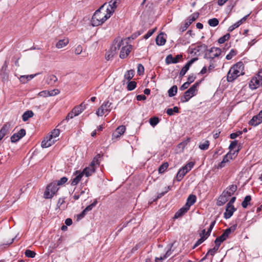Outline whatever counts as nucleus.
Segmentation results:
<instances>
[{
  "label": "nucleus",
  "mask_w": 262,
  "mask_h": 262,
  "mask_svg": "<svg viewBox=\"0 0 262 262\" xmlns=\"http://www.w3.org/2000/svg\"><path fill=\"white\" fill-rule=\"evenodd\" d=\"M68 181V178L66 177H63L62 178H61L59 180H58L57 182H56V185L57 186H59V185H62L63 184H64V183H66Z\"/></svg>",
  "instance_id": "obj_56"
},
{
  "label": "nucleus",
  "mask_w": 262,
  "mask_h": 262,
  "mask_svg": "<svg viewBox=\"0 0 262 262\" xmlns=\"http://www.w3.org/2000/svg\"><path fill=\"white\" fill-rule=\"evenodd\" d=\"M112 105L111 102L108 100H105L96 111V115L98 116H102L105 113H109L112 108Z\"/></svg>",
  "instance_id": "obj_7"
},
{
  "label": "nucleus",
  "mask_w": 262,
  "mask_h": 262,
  "mask_svg": "<svg viewBox=\"0 0 262 262\" xmlns=\"http://www.w3.org/2000/svg\"><path fill=\"white\" fill-rule=\"evenodd\" d=\"M189 24H188L186 22H185L183 25H182L180 28V31L181 32H183L185 31L187 28L189 27Z\"/></svg>",
  "instance_id": "obj_59"
},
{
  "label": "nucleus",
  "mask_w": 262,
  "mask_h": 262,
  "mask_svg": "<svg viewBox=\"0 0 262 262\" xmlns=\"http://www.w3.org/2000/svg\"><path fill=\"white\" fill-rule=\"evenodd\" d=\"M207 49V46L205 45H202L200 46H198L192 49L191 52V54H194V55H197V53L202 51V50H205Z\"/></svg>",
  "instance_id": "obj_30"
},
{
  "label": "nucleus",
  "mask_w": 262,
  "mask_h": 262,
  "mask_svg": "<svg viewBox=\"0 0 262 262\" xmlns=\"http://www.w3.org/2000/svg\"><path fill=\"white\" fill-rule=\"evenodd\" d=\"M182 57V56L180 54H178L175 57H173L171 54H169L167 56L165 59V62L167 64H169L171 63H177L179 61V60Z\"/></svg>",
  "instance_id": "obj_14"
},
{
  "label": "nucleus",
  "mask_w": 262,
  "mask_h": 262,
  "mask_svg": "<svg viewBox=\"0 0 262 262\" xmlns=\"http://www.w3.org/2000/svg\"><path fill=\"white\" fill-rule=\"evenodd\" d=\"M156 43L158 46H163L166 42V39L163 37V34L159 35L156 39Z\"/></svg>",
  "instance_id": "obj_32"
},
{
  "label": "nucleus",
  "mask_w": 262,
  "mask_h": 262,
  "mask_svg": "<svg viewBox=\"0 0 262 262\" xmlns=\"http://www.w3.org/2000/svg\"><path fill=\"white\" fill-rule=\"evenodd\" d=\"M230 36V35L229 33L225 34L218 39V42L221 44L224 43L226 40L229 39Z\"/></svg>",
  "instance_id": "obj_45"
},
{
  "label": "nucleus",
  "mask_w": 262,
  "mask_h": 262,
  "mask_svg": "<svg viewBox=\"0 0 262 262\" xmlns=\"http://www.w3.org/2000/svg\"><path fill=\"white\" fill-rule=\"evenodd\" d=\"M26 135V130L24 128L20 129L17 133L14 134L11 137V141L15 143L18 141Z\"/></svg>",
  "instance_id": "obj_12"
},
{
  "label": "nucleus",
  "mask_w": 262,
  "mask_h": 262,
  "mask_svg": "<svg viewBox=\"0 0 262 262\" xmlns=\"http://www.w3.org/2000/svg\"><path fill=\"white\" fill-rule=\"evenodd\" d=\"M134 76V71L133 70H128L124 74V79L129 81Z\"/></svg>",
  "instance_id": "obj_38"
},
{
  "label": "nucleus",
  "mask_w": 262,
  "mask_h": 262,
  "mask_svg": "<svg viewBox=\"0 0 262 262\" xmlns=\"http://www.w3.org/2000/svg\"><path fill=\"white\" fill-rule=\"evenodd\" d=\"M101 158L100 154L97 155L93 159V161L90 165L85 167L81 172L82 175H85L86 177L91 176L95 171L96 168V165H99V159Z\"/></svg>",
  "instance_id": "obj_2"
},
{
  "label": "nucleus",
  "mask_w": 262,
  "mask_h": 262,
  "mask_svg": "<svg viewBox=\"0 0 262 262\" xmlns=\"http://www.w3.org/2000/svg\"><path fill=\"white\" fill-rule=\"evenodd\" d=\"M186 173L184 169L182 167L178 172L176 176L178 181H180Z\"/></svg>",
  "instance_id": "obj_37"
},
{
  "label": "nucleus",
  "mask_w": 262,
  "mask_h": 262,
  "mask_svg": "<svg viewBox=\"0 0 262 262\" xmlns=\"http://www.w3.org/2000/svg\"><path fill=\"white\" fill-rule=\"evenodd\" d=\"M224 241H225L224 239H223L222 237H221V236H220L215 239V240L214 241V243L215 244H220V245H221V243L222 242H223Z\"/></svg>",
  "instance_id": "obj_64"
},
{
  "label": "nucleus",
  "mask_w": 262,
  "mask_h": 262,
  "mask_svg": "<svg viewBox=\"0 0 262 262\" xmlns=\"http://www.w3.org/2000/svg\"><path fill=\"white\" fill-rule=\"evenodd\" d=\"M115 54V53L114 51H113L112 50H111V53L106 54L105 55V58L107 60H109L111 58H112L114 56Z\"/></svg>",
  "instance_id": "obj_63"
},
{
  "label": "nucleus",
  "mask_w": 262,
  "mask_h": 262,
  "mask_svg": "<svg viewBox=\"0 0 262 262\" xmlns=\"http://www.w3.org/2000/svg\"><path fill=\"white\" fill-rule=\"evenodd\" d=\"M241 75L242 74L239 72V71H237V70H235L234 69L231 68L227 74V81L228 82H232L234 80H235Z\"/></svg>",
  "instance_id": "obj_10"
},
{
  "label": "nucleus",
  "mask_w": 262,
  "mask_h": 262,
  "mask_svg": "<svg viewBox=\"0 0 262 262\" xmlns=\"http://www.w3.org/2000/svg\"><path fill=\"white\" fill-rule=\"evenodd\" d=\"M195 79V76H194L193 75H189L188 78H187V82H188L190 84L191 83L193 82Z\"/></svg>",
  "instance_id": "obj_62"
},
{
  "label": "nucleus",
  "mask_w": 262,
  "mask_h": 262,
  "mask_svg": "<svg viewBox=\"0 0 262 262\" xmlns=\"http://www.w3.org/2000/svg\"><path fill=\"white\" fill-rule=\"evenodd\" d=\"M221 54V50L219 48L212 47L208 53H206L205 58L212 60L215 57H219Z\"/></svg>",
  "instance_id": "obj_9"
},
{
  "label": "nucleus",
  "mask_w": 262,
  "mask_h": 262,
  "mask_svg": "<svg viewBox=\"0 0 262 262\" xmlns=\"http://www.w3.org/2000/svg\"><path fill=\"white\" fill-rule=\"evenodd\" d=\"M189 210V209L187 208L185 205L180 208L174 214L173 218L178 219L183 216L185 213Z\"/></svg>",
  "instance_id": "obj_26"
},
{
  "label": "nucleus",
  "mask_w": 262,
  "mask_h": 262,
  "mask_svg": "<svg viewBox=\"0 0 262 262\" xmlns=\"http://www.w3.org/2000/svg\"><path fill=\"white\" fill-rule=\"evenodd\" d=\"M227 193L223 191L219 198L217 201V205L218 206H222L228 201L229 196L226 194Z\"/></svg>",
  "instance_id": "obj_18"
},
{
  "label": "nucleus",
  "mask_w": 262,
  "mask_h": 262,
  "mask_svg": "<svg viewBox=\"0 0 262 262\" xmlns=\"http://www.w3.org/2000/svg\"><path fill=\"white\" fill-rule=\"evenodd\" d=\"M179 112V109L177 106H174L173 108H168L166 110V113L169 116H172L174 113H178Z\"/></svg>",
  "instance_id": "obj_42"
},
{
  "label": "nucleus",
  "mask_w": 262,
  "mask_h": 262,
  "mask_svg": "<svg viewBox=\"0 0 262 262\" xmlns=\"http://www.w3.org/2000/svg\"><path fill=\"white\" fill-rule=\"evenodd\" d=\"M136 84L137 83L134 81L128 82L127 86V90L128 91H132L134 90L136 87Z\"/></svg>",
  "instance_id": "obj_48"
},
{
  "label": "nucleus",
  "mask_w": 262,
  "mask_h": 262,
  "mask_svg": "<svg viewBox=\"0 0 262 262\" xmlns=\"http://www.w3.org/2000/svg\"><path fill=\"white\" fill-rule=\"evenodd\" d=\"M207 237L205 236H202L199 239H198L193 246V248L196 247L200 244H201L204 241L207 239Z\"/></svg>",
  "instance_id": "obj_55"
},
{
  "label": "nucleus",
  "mask_w": 262,
  "mask_h": 262,
  "mask_svg": "<svg viewBox=\"0 0 262 262\" xmlns=\"http://www.w3.org/2000/svg\"><path fill=\"white\" fill-rule=\"evenodd\" d=\"M170 189V187L168 186L167 187H165L164 191H162V192L158 193L157 198L155 199V200H157L159 199H160L163 196H164Z\"/></svg>",
  "instance_id": "obj_50"
},
{
  "label": "nucleus",
  "mask_w": 262,
  "mask_h": 262,
  "mask_svg": "<svg viewBox=\"0 0 262 262\" xmlns=\"http://www.w3.org/2000/svg\"><path fill=\"white\" fill-rule=\"evenodd\" d=\"M210 145V142L208 140H205L203 142H201L199 145L200 149L205 150L208 149Z\"/></svg>",
  "instance_id": "obj_35"
},
{
  "label": "nucleus",
  "mask_w": 262,
  "mask_h": 262,
  "mask_svg": "<svg viewBox=\"0 0 262 262\" xmlns=\"http://www.w3.org/2000/svg\"><path fill=\"white\" fill-rule=\"evenodd\" d=\"M60 133L58 129H53L49 136L46 137V139L43 140L41 142V146L43 148H47L51 146L56 141L55 139L57 138Z\"/></svg>",
  "instance_id": "obj_4"
},
{
  "label": "nucleus",
  "mask_w": 262,
  "mask_h": 262,
  "mask_svg": "<svg viewBox=\"0 0 262 262\" xmlns=\"http://www.w3.org/2000/svg\"><path fill=\"white\" fill-rule=\"evenodd\" d=\"M10 124L7 123L0 129V141L4 137V136L9 133Z\"/></svg>",
  "instance_id": "obj_23"
},
{
  "label": "nucleus",
  "mask_w": 262,
  "mask_h": 262,
  "mask_svg": "<svg viewBox=\"0 0 262 262\" xmlns=\"http://www.w3.org/2000/svg\"><path fill=\"white\" fill-rule=\"evenodd\" d=\"M242 134V132L238 131L236 133H233L230 134V138L232 139H234L237 137L238 136L241 135Z\"/></svg>",
  "instance_id": "obj_57"
},
{
  "label": "nucleus",
  "mask_w": 262,
  "mask_h": 262,
  "mask_svg": "<svg viewBox=\"0 0 262 262\" xmlns=\"http://www.w3.org/2000/svg\"><path fill=\"white\" fill-rule=\"evenodd\" d=\"M82 51V47L80 45H78L75 49V53L76 55H79Z\"/></svg>",
  "instance_id": "obj_58"
},
{
  "label": "nucleus",
  "mask_w": 262,
  "mask_h": 262,
  "mask_svg": "<svg viewBox=\"0 0 262 262\" xmlns=\"http://www.w3.org/2000/svg\"><path fill=\"white\" fill-rule=\"evenodd\" d=\"M168 163L167 162H165L163 163L159 168V173H163L168 168Z\"/></svg>",
  "instance_id": "obj_47"
},
{
  "label": "nucleus",
  "mask_w": 262,
  "mask_h": 262,
  "mask_svg": "<svg viewBox=\"0 0 262 262\" xmlns=\"http://www.w3.org/2000/svg\"><path fill=\"white\" fill-rule=\"evenodd\" d=\"M196 200V197L194 194H190L187 199L185 206L189 209L192 205H193Z\"/></svg>",
  "instance_id": "obj_22"
},
{
  "label": "nucleus",
  "mask_w": 262,
  "mask_h": 262,
  "mask_svg": "<svg viewBox=\"0 0 262 262\" xmlns=\"http://www.w3.org/2000/svg\"><path fill=\"white\" fill-rule=\"evenodd\" d=\"M251 200L250 195H247L245 196L244 201L242 203V206L244 208H246Z\"/></svg>",
  "instance_id": "obj_40"
},
{
  "label": "nucleus",
  "mask_w": 262,
  "mask_h": 262,
  "mask_svg": "<svg viewBox=\"0 0 262 262\" xmlns=\"http://www.w3.org/2000/svg\"><path fill=\"white\" fill-rule=\"evenodd\" d=\"M132 46L130 45H126L121 48L120 57L122 59L126 58L131 51Z\"/></svg>",
  "instance_id": "obj_15"
},
{
  "label": "nucleus",
  "mask_w": 262,
  "mask_h": 262,
  "mask_svg": "<svg viewBox=\"0 0 262 262\" xmlns=\"http://www.w3.org/2000/svg\"><path fill=\"white\" fill-rule=\"evenodd\" d=\"M237 144V140L233 141L230 143V144L229 146V148L230 150H232V149H234L236 146Z\"/></svg>",
  "instance_id": "obj_61"
},
{
  "label": "nucleus",
  "mask_w": 262,
  "mask_h": 262,
  "mask_svg": "<svg viewBox=\"0 0 262 262\" xmlns=\"http://www.w3.org/2000/svg\"><path fill=\"white\" fill-rule=\"evenodd\" d=\"M73 113H74V115L78 116L83 111V108H81L78 106H75L72 110Z\"/></svg>",
  "instance_id": "obj_49"
},
{
  "label": "nucleus",
  "mask_w": 262,
  "mask_h": 262,
  "mask_svg": "<svg viewBox=\"0 0 262 262\" xmlns=\"http://www.w3.org/2000/svg\"><path fill=\"white\" fill-rule=\"evenodd\" d=\"M238 151L239 149L237 150L236 151H234L233 153L229 152L224 157L223 160L219 164L217 168L218 169H221L225 167L226 165H228L230 162V160L233 159L232 155H234L235 154H236V156L238 154Z\"/></svg>",
  "instance_id": "obj_8"
},
{
  "label": "nucleus",
  "mask_w": 262,
  "mask_h": 262,
  "mask_svg": "<svg viewBox=\"0 0 262 262\" xmlns=\"http://www.w3.org/2000/svg\"><path fill=\"white\" fill-rule=\"evenodd\" d=\"M197 57L193 58L190 60L181 69L180 72V76L182 77L185 75L187 71L189 70L190 66L195 61L198 60Z\"/></svg>",
  "instance_id": "obj_16"
},
{
  "label": "nucleus",
  "mask_w": 262,
  "mask_h": 262,
  "mask_svg": "<svg viewBox=\"0 0 262 262\" xmlns=\"http://www.w3.org/2000/svg\"><path fill=\"white\" fill-rule=\"evenodd\" d=\"M178 91V87L177 85H173L170 89L168 91V96L170 97H172L175 96Z\"/></svg>",
  "instance_id": "obj_36"
},
{
  "label": "nucleus",
  "mask_w": 262,
  "mask_h": 262,
  "mask_svg": "<svg viewBox=\"0 0 262 262\" xmlns=\"http://www.w3.org/2000/svg\"><path fill=\"white\" fill-rule=\"evenodd\" d=\"M106 4V3L104 4L95 12L91 19V24L93 26H98L102 25L112 15V12H110V13L106 12L105 13L101 11Z\"/></svg>",
  "instance_id": "obj_1"
},
{
  "label": "nucleus",
  "mask_w": 262,
  "mask_h": 262,
  "mask_svg": "<svg viewBox=\"0 0 262 262\" xmlns=\"http://www.w3.org/2000/svg\"><path fill=\"white\" fill-rule=\"evenodd\" d=\"M33 113L32 111H26L22 116V119L24 121H27L30 118L33 117Z\"/></svg>",
  "instance_id": "obj_34"
},
{
  "label": "nucleus",
  "mask_w": 262,
  "mask_h": 262,
  "mask_svg": "<svg viewBox=\"0 0 262 262\" xmlns=\"http://www.w3.org/2000/svg\"><path fill=\"white\" fill-rule=\"evenodd\" d=\"M58 187L56 182H53L47 185L44 192L43 196L45 199H51L57 192Z\"/></svg>",
  "instance_id": "obj_6"
},
{
  "label": "nucleus",
  "mask_w": 262,
  "mask_h": 262,
  "mask_svg": "<svg viewBox=\"0 0 262 262\" xmlns=\"http://www.w3.org/2000/svg\"><path fill=\"white\" fill-rule=\"evenodd\" d=\"M262 122V110L259 113L253 116L249 121V124L251 126H256Z\"/></svg>",
  "instance_id": "obj_11"
},
{
  "label": "nucleus",
  "mask_w": 262,
  "mask_h": 262,
  "mask_svg": "<svg viewBox=\"0 0 262 262\" xmlns=\"http://www.w3.org/2000/svg\"><path fill=\"white\" fill-rule=\"evenodd\" d=\"M236 190L237 186L236 185L232 184L229 186L224 191L225 192H227L226 194L230 197L234 194Z\"/></svg>",
  "instance_id": "obj_27"
},
{
  "label": "nucleus",
  "mask_w": 262,
  "mask_h": 262,
  "mask_svg": "<svg viewBox=\"0 0 262 262\" xmlns=\"http://www.w3.org/2000/svg\"><path fill=\"white\" fill-rule=\"evenodd\" d=\"M190 142V138H188L185 141L181 142L178 145V148H181V151H183L185 147L186 146V145L189 143Z\"/></svg>",
  "instance_id": "obj_41"
},
{
  "label": "nucleus",
  "mask_w": 262,
  "mask_h": 262,
  "mask_svg": "<svg viewBox=\"0 0 262 262\" xmlns=\"http://www.w3.org/2000/svg\"><path fill=\"white\" fill-rule=\"evenodd\" d=\"M199 13L196 12L193 13L191 15L188 17L186 22L189 24V26H190L193 21L196 19V18L199 17Z\"/></svg>",
  "instance_id": "obj_33"
},
{
  "label": "nucleus",
  "mask_w": 262,
  "mask_h": 262,
  "mask_svg": "<svg viewBox=\"0 0 262 262\" xmlns=\"http://www.w3.org/2000/svg\"><path fill=\"white\" fill-rule=\"evenodd\" d=\"M159 119L158 117H153L149 119L150 124L152 126H156L159 123Z\"/></svg>",
  "instance_id": "obj_53"
},
{
  "label": "nucleus",
  "mask_w": 262,
  "mask_h": 262,
  "mask_svg": "<svg viewBox=\"0 0 262 262\" xmlns=\"http://www.w3.org/2000/svg\"><path fill=\"white\" fill-rule=\"evenodd\" d=\"M144 72V68L141 63L138 64L137 73L139 75H143Z\"/></svg>",
  "instance_id": "obj_54"
},
{
  "label": "nucleus",
  "mask_w": 262,
  "mask_h": 262,
  "mask_svg": "<svg viewBox=\"0 0 262 262\" xmlns=\"http://www.w3.org/2000/svg\"><path fill=\"white\" fill-rule=\"evenodd\" d=\"M208 23L211 27H215L218 25L219 21L217 18H213L209 19Z\"/></svg>",
  "instance_id": "obj_44"
},
{
  "label": "nucleus",
  "mask_w": 262,
  "mask_h": 262,
  "mask_svg": "<svg viewBox=\"0 0 262 262\" xmlns=\"http://www.w3.org/2000/svg\"><path fill=\"white\" fill-rule=\"evenodd\" d=\"M119 4L117 0H111L109 2V5H108L107 8H106V12L110 13V12H112V14L115 11V9L117 7V5Z\"/></svg>",
  "instance_id": "obj_21"
},
{
  "label": "nucleus",
  "mask_w": 262,
  "mask_h": 262,
  "mask_svg": "<svg viewBox=\"0 0 262 262\" xmlns=\"http://www.w3.org/2000/svg\"><path fill=\"white\" fill-rule=\"evenodd\" d=\"M69 43V39L65 38L63 39H60L56 44V47L58 49H61L66 46Z\"/></svg>",
  "instance_id": "obj_28"
},
{
  "label": "nucleus",
  "mask_w": 262,
  "mask_h": 262,
  "mask_svg": "<svg viewBox=\"0 0 262 262\" xmlns=\"http://www.w3.org/2000/svg\"><path fill=\"white\" fill-rule=\"evenodd\" d=\"M124 45V41L122 39H115L114 41L113 45L111 50H112L116 53L117 50H119L122 46Z\"/></svg>",
  "instance_id": "obj_20"
},
{
  "label": "nucleus",
  "mask_w": 262,
  "mask_h": 262,
  "mask_svg": "<svg viewBox=\"0 0 262 262\" xmlns=\"http://www.w3.org/2000/svg\"><path fill=\"white\" fill-rule=\"evenodd\" d=\"M125 127L124 125L119 126L112 135V139L119 138L125 131Z\"/></svg>",
  "instance_id": "obj_17"
},
{
  "label": "nucleus",
  "mask_w": 262,
  "mask_h": 262,
  "mask_svg": "<svg viewBox=\"0 0 262 262\" xmlns=\"http://www.w3.org/2000/svg\"><path fill=\"white\" fill-rule=\"evenodd\" d=\"M194 165V162H189L187 164H186L185 165L183 166V168L185 171V172L187 173L189 171L191 170V169L193 168Z\"/></svg>",
  "instance_id": "obj_39"
},
{
  "label": "nucleus",
  "mask_w": 262,
  "mask_h": 262,
  "mask_svg": "<svg viewBox=\"0 0 262 262\" xmlns=\"http://www.w3.org/2000/svg\"><path fill=\"white\" fill-rule=\"evenodd\" d=\"M237 54V51L235 49H231L228 54L226 56L227 60H230L232 58Z\"/></svg>",
  "instance_id": "obj_46"
},
{
  "label": "nucleus",
  "mask_w": 262,
  "mask_h": 262,
  "mask_svg": "<svg viewBox=\"0 0 262 262\" xmlns=\"http://www.w3.org/2000/svg\"><path fill=\"white\" fill-rule=\"evenodd\" d=\"M235 229V226H232L230 228L226 229L223 233L221 235V237H222L225 241L228 237L229 235L232 232L234 231Z\"/></svg>",
  "instance_id": "obj_25"
},
{
  "label": "nucleus",
  "mask_w": 262,
  "mask_h": 262,
  "mask_svg": "<svg viewBox=\"0 0 262 262\" xmlns=\"http://www.w3.org/2000/svg\"><path fill=\"white\" fill-rule=\"evenodd\" d=\"M236 209L234 206H230L226 205V211L224 213V217L226 219H229L233 214Z\"/></svg>",
  "instance_id": "obj_19"
},
{
  "label": "nucleus",
  "mask_w": 262,
  "mask_h": 262,
  "mask_svg": "<svg viewBox=\"0 0 262 262\" xmlns=\"http://www.w3.org/2000/svg\"><path fill=\"white\" fill-rule=\"evenodd\" d=\"M199 82H195L188 90L185 92L184 95L181 98V101L185 103L188 101L190 98L196 95L198 92V87L199 85Z\"/></svg>",
  "instance_id": "obj_3"
},
{
  "label": "nucleus",
  "mask_w": 262,
  "mask_h": 262,
  "mask_svg": "<svg viewBox=\"0 0 262 262\" xmlns=\"http://www.w3.org/2000/svg\"><path fill=\"white\" fill-rule=\"evenodd\" d=\"M156 29L153 30H150L148 31V32L144 36V38L145 39H148L149 37H150L152 34L155 31Z\"/></svg>",
  "instance_id": "obj_60"
},
{
  "label": "nucleus",
  "mask_w": 262,
  "mask_h": 262,
  "mask_svg": "<svg viewBox=\"0 0 262 262\" xmlns=\"http://www.w3.org/2000/svg\"><path fill=\"white\" fill-rule=\"evenodd\" d=\"M248 16L249 15L244 16L241 19H240L239 20H238V21H237L236 23L229 27V28H228V31L232 32L235 28L238 27L244 21H245L247 19Z\"/></svg>",
  "instance_id": "obj_24"
},
{
  "label": "nucleus",
  "mask_w": 262,
  "mask_h": 262,
  "mask_svg": "<svg viewBox=\"0 0 262 262\" xmlns=\"http://www.w3.org/2000/svg\"><path fill=\"white\" fill-rule=\"evenodd\" d=\"M249 85L252 90L256 89L260 86L262 88V68L259 70L254 77L252 78Z\"/></svg>",
  "instance_id": "obj_5"
},
{
  "label": "nucleus",
  "mask_w": 262,
  "mask_h": 262,
  "mask_svg": "<svg viewBox=\"0 0 262 262\" xmlns=\"http://www.w3.org/2000/svg\"><path fill=\"white\" fill-rule=\"evenodd\" d=\"M38 95L40 97H47L55 96V94H53V92L50 93V91H42L39 92Z\"/></svg>",
  "instance_id": "obj_43"
},
{
  "label": "nucleus",
  "mask_w": 262,
  "mask_h": 262,
  "mask_svg": "<svg viewBox=\"0 0 262 262\" xmlns=\"http://www.w3.org/2000/svg\"><path fill=\"white\" fill-rule=\"evenodd\" d=\"M74 178L71 179L70 183L72 186H75L80 182L83 176L80 171L77 170L74 173Z\"/></svg>",
  "instance_id": "obj_13"
},
{
  "label": "nucleus",
  "mask_w": 262,
  "mask_h": 262,
  "mask_svg": "<svg viewBox=\"0 0 262 262\" xmlns=\"http://www.w3.org/2000/svg\"><path fill=\"white\" fill-rule=\"evenodd\" d=\"M25 254L26 257L30 258H33L36 255L35 252L30 250H26Z\"/></svg>",
  "instance_id": "obj_51"
},
{
  "label": "nucleus",
  "mask_w": 262,
  "mask_h": 262,
  "mask_svg": "<svg viewBox=\"0 0 262 262\" xmlns=\"http://www.w3.org/2000/svg\"><path fill=\"white\" fill-rule=\"evenodd\" d=\"M97 204V200H95L93 203L88 205L84 209V211H85L86 212H88V211L92 210V209Z\"/></svg>",
  "instance_id": "obj_52"
},
{
  "label": "nucleus",
  "mask_w": 262,
  "mask_h": 262,
  "mask_svg": "<svg viewBox=\"0 0 262 262\" xmlns=\"http://www.w3.org/2000/svg\"><path fill=\"white\" fill-rule=\"evenodd\" d=\"M37 74H32L30 75H23L19 77V80L22 83H26L28 81L33 79Z\"/></svg>",
  "instance_id": "obj_29"
},
{
  "label": "nucleus",
  "mask_w": 262,
  "mask_h": 262,
  "mask_svg": "<svg viewBox=\"0 0 262 262\" xmlns=\"http://www.w3.org/2000/svg\"><path fill=\"white\" fill-rule=\"evenodd\" d=\"M231 68L234 69L235 70H237V71H239V72L242 74L244 73L243 70L244 69V63L241 61L237 62Z\"/></svg>",
  "instance_id": "obj_31"
}]
</instances>
